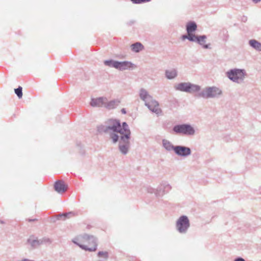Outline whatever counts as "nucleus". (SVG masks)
I'll list each match as a JSON object with an SVG mask.
<instances>
[{"mask_svg": "<svg viewBox=\"0 0 261 261\" xmlns=\"http://www.w3.org/2000/svg\"><path fill=\"white\" fill-rule=\"evenodd\" d=\"M73 242L85 250L94 251L96 250L95 239L93 236L87 234L81 236L75 239Z\"/></svg>", "mask_w": 261, "mask_h": 261, "instance_id": "f257e3e1", "label": "nucleus"}, {"mask_svg": "<svg viewBox=\"0 0 261 261\" xmlns=\"http://www.w3.org/2000/svg\"><path fill=\"white\" fill-rule=\"evenodd\" d=\"M121 112H122V113L123 114H126V111H125V109H122L121 110Z\"/></svg>", "mask_w": 261, "mask_h": 261, "instance_id": "c756f323", "label": "nucleus"}, {"mask_svg": "<svg viewBox=\"0 0 261 261\" xmlns=\"http://www.w3.org/2000/svg\"><path fill=\"white\" fill-rule=\"evenodd\" d=\"M166 75L168 79H171L176 76L177 73L175 70H167L166 72Z\"/></svg>", "mask_w": 261, "mask_h": 261, "instance_id": "a211bd4d", "label": "nucleus"}, {"mask_svg": "<svg viewBox=\"0 0 261 261\" xmlns=\"http://www.w3.org/2000/svg\"><path fill=\"white\" fill-rule=\"evenodd\" d=\"M254 2H259L260 1V0H253Z\"/></svg>", "mask_w": 261, "mask_h": 261, "instance_id": "7c9ffc66", "label": "nucleus"}, {"mask_svg": "<svg viewBox=\"0 0 261 261\" xmlns=\"http://www.w3.org/2000/svg\"><path fill=\"white\" fill-rule=\"evenodd\" d=\"M235 261H245V260L242 258H239L235 260Z\"/></svg>", "mask_w": 261, "mask_h": 261, "instance_id": "c85d7f7f", "label": "nucleus"}, {"mask_svg": "<svg viewBox=\"0 0 261 261\" xmlns=\"http://www.w3.org/2000/svg\"><path fill=\"white\" fill-rule=\"evenodd\" d=\"M250 45L258 50H261V44L255 40H251L249 41Z\"/></svg>", "mask_w": 261, "mask_h": 261, "instance_id": "f3484780", "label": "nucleus"}, {"mask_svg": "<svg viewBox=\"0 0 261 261\" xmlns=\"http://www.w3.org/2000/svg\"><path fill=\"white\" fill-rule=\"evenodd\" d=\"M114 65V68L120 70H126L134 67L133 64L128 61H117L116 63H115V65Z\"/></svg>", "mask_w": 261, "mask_h": 261, "instance_id": "9d476101", "label": "nucleus"}, {"mask_svg": "<svg viewBox=\"0 0 261 261\" xmlns=\"http://www.w3.org/2000/svg\"><path fill=\"white\" fill-rule=\"evenodd\" d=\"M175 89L178 90L187 92H194L200 90L199 86L193 85L188 83H180L175 86Z\"/></svg>", "mask_w": 261, "mask_h": 261, "instance_id": "7ed1b4c3", "label": "nucleus"}, {"mask_svg": "<svg viewBox=\"0 0 261 261\" xmlns=\"http://www.w3.org/2000/svg\"><path fill=\"white\" fill-rule=\"evenodd\" d=\"M221 93V91L216 87L208 88L202 92V96L205 98L214 97Z\"/></svg>", "mask_w": 261, "mask_h": 261, "instance_id": "1a4fd4ad", "label": "nucleus"}, {"mask_svg": "<svg viewBox=\"0 0 261 261\" xmlns=\"http://www.w3.org/2000/svg\"><path fill=\"white\" fill-rule=\"evenodd\" d=\"M176 226L179 232H185L189 226L188 218L185 216L180 217L177 222Z\"/></svg>", "mask_w": 261, "mask_h": 261, "instance_id": "0eeeda50", "label": "nucleus"}, {"mask_svg": "<svg viewBox=\"0 0 261 261\" xmlns=\"http://www.w3.org/2000/svg\"><path fill=\"white\" fill-rule=\"evenodd\" d=\"M111 129H113L114 132L124 135V137H122L121 139L128 140L129 139L130 131L128 129V125L125 122H123L121 126L119 121L113 120ZM124 141H125V140Z\"/></svg>", "mask_w": 261, "mask_h": 261, "instance_id": "f03ea898", "label": "nucleus"}, {"mask_svg": "<svg viewBox=\"0 0 261 261\" xmlns=\"http://www.w3.org/2000/svg\"><path fill=\"white\" fill-rule=\"evenodd\" d=\"M15 93L19 98H21L22 96V87L19 86L18 88L15 89Z\"/></svg>", "mask_w": 261, "mask_h": 261, "instance_id": "4be33fe9", "label": "nucleus"}, {"mask_svg": "<svg viewBox=\"0 0 261 261\" xmlns=\"http://www.w3.org/2000/svg\"><path fill=\"white\" fill-rule=\"evenodd\" d=\"M119 102V101H111L107 103L106 101H105V107L108 109H112L118 106Z\"/></svg>", "mask_w": 261, "mask_h": 261, "instance_id": "2eb2a0df", "label": "nucleus"}, {"mask_svg": "<svg viewBox=\"0 0 261 261\" xmlns=\"http://www.w3.org/2000/svg\"><path fill=\"white\" fill-rule=\"evenodd\" d=\"M174 150L179 155L186 156L191 153L190 149L186 147L176 146L174 148Z\"/></svg>", "mask_w": 261, "mask_h": 261, "instance_id": "9b49d317", "label": "nucleus"}, {"mask_svg": "<svg viewBox=\"0 0 261 261\" xmlns=\"http://www.w3.org/2000/svg\"><path fill=\"white\" fill-rule=\"evenodd\" d=\"M120 149L123 153H126L128 149V145H120Z\"/></svg>", "mask_w": 261, "mask_h": 261, "instance_id": "b1692460", "label": "nucleus"}, {"mask_svg": "<svg viewBox=\"0 0 261 261\" xmlns=\"http://www.w3.org/2000/svg\"><path fill=\"white\" fill-rule=\"evenodd\" d=\"M131 48L134 51L137 53L142 50L144 47L141 43L137 42L136 43L133 44L131 45Z\"/></svg>", "mask_w": 261, "mask_h": 261, "instance_id": "4468645a", "label": "nucleus"}, {"mask_svg": "<svg viewBox=\"0 0 261 261\" xmlns=\"http://www.w3.org/2000/svg\"><path fill=\"white\" fill-rule=\"evenodd\" d=\"M188 39L189 40V34H188V35H184L182 36V39Z\"/></svg>", "mask_w": 261, "mask_h": 261, "instance_id": "bb28decb", "label": "nucleus"}, {"mask_svg": "<svg viewBox=\"0 0 261 261\" xmlns=\"http://www.w3.org/2000/svg\"><path fill=\"white\" fill-rule=\"evenodd\" d=\"M38 242L37 241H34L33 242L31 243L33 246H35L36 244H38Z\"/></svg>", "mask_w": 261, "mask_h": 261, "instance_id": "cd10ccee", "label": "nucleus"}, {"mask_svg": "<svg viewBox=\"0 0 261 261\" xmlns=\"http://www.w3.org/2000/svg\"><path fill=\"white\" fill-rule=\"evenodd\" d=\"M140 95L141 98L145 101V100L147 99L148 97H151L149 95L147 92L143 89L141 90Z\"/></svg>", "mask_w": 261, "mask_h": 261, "instance_id": "aec40b11", "label": "nucleus"}, {"mask_svg": "<svg viewBox=\"0 0 261 261\" xmlns=\"http://www.w3.org/2000/svg\"><path fill=\"white\" fill-rule=\"evenodd\" d=\"M205 39L206 37L205 36L200 37L196 36L195 41H197L200 44L203 45L204 48H207L208 47V45L205 44Z\"/></svg>", "mask_w": 261, "mask_h": 261, "instance_id": "dca6fc26", "label": "nucleus"}, {"mask_svg": "<svg viewBox=\"0 0 261 261\" xmlns=\"http://www.w3.org/2000/svg\"><path fill=\"white\" fill-rule=\"evenodd\" d=\"M54 188L57 192L62 193L65 192L67 190V185H65L64 181L62 180H58L55 182Z\"/></svg>", "mask_w": 261, "mask_h": 261, "instance_id": "f8f14e48", "label": "nucleus"}, {"mask_svg": "<svg viewBox=\"0 0 261 261\" xmlns=\"http://www.w3.org/2000/svg\"><path fill=\"white\" fill-rule=\"evenodd\" d=\"M105 101H107L106 98L100 97L92 99L90 103L93 107H105Z\"/></svg>", "mask_w": 261, "mask_h": 261, "instance_id": "ddd939ff", "label": "nucleus"}, {"mask_svg": "<svg viewBox=\"0 0 261 261\" xmlns=\"http://www.w3.org/2000/svg\"><path fill=\"white\" fill-rule=\"evenodd\" d=\"M133 3L136 4H139L143 2H149L150 0H131Z\"/></svg>", "mask_w": 261, "mask_h": 261, "instance_id": "a878e982", "label": "nucleus"}, {"mask_svg": "<svg viewBox=\"0 0 261 261\" xmlns=\"http://www.w3.org/2000/svg\"><path fill=\"white\" fill-rule=\"evenodd\" d=\"M187 31L189 34V40L190 41H195L196 36L193 33L196 30L197 25L194 22H190L187 24Z\"/></svg>", "mask_w": 261, "mask_h": 261, "instance_id": "6e6552de", "label": "nucleus"}, {"mask_svg": "<svg viewBox=\"0 0 261 261\" xmlns=\"http://www.w3.org/2000/svg\"><path fill=\"white\" fill-rule=\"evenodd\" d=\"M173 130L176 133H182L185 135H193L195 132L191 126L187 124L176 125L174 127Z\"/></svg>", "mask_w": 261, "mask_h": 261, "instance_id": "39448f33", "label": "nucleus"}, {"mask_svg": "<svg viewBox=\"0 0 261 261\" xmlns=\"http://www.w3.org/2000/svg\"><path fill=\"white\" fill-rule=\"evenodd\" d=\"M145 104L152 112L156 113L157 115H160L162 113V110L159 108L158 102L153 100L152 97H148L147 99L145 100Z\"/></svg>", "mask_w": 261, "mask_h": 261, "instance_id": "20e7f679", "label": "nucleus"}, {"mask_svg": "<svg viewBox=\"0 0 261 261\" xmlns=\"http://www.w3.org/2000/svg\"><path fill=\"white\" fill-rule=\"evenodd\" d=\"M111 137L114 143L118 141L119 138L118 135H117L115 134H112Z\"/></svg>", "mask_w": 261, "mask_h": 261, "instance_id": "393cba45", "label": "nucleus"}, {"mask_svg": "<svg viewBox=\"0 0 261 261\" xmlns=\"http://www.w3.org/2000/svg\"><path fill=\"white\" fill-rule=\"evenodd\" d=\"M98 256L99 257L107 258L108 257V253L106 251H100L98 253Z\"/></svg>", "mask_w": 261, "mask_h": 261, "instance_id": "5701e85b", "label": "nucleus"}, {"mask_svg": "<svg viewBox=\"0 0 261 261\" xmlns=\"http://www.w3.org/2000/svg\"><path fill=\"white\" fill-rule=\"evenodd\" d=\"M228 77L234 82H238L244 77V73L242 70L233 69L227 72Z\"/></svg>", "mask_w": 261, "mask_h": 261, "instance_id": "423d86ee", "label": "nucleus"}, {"mask_svg": "<svg viewBox=\"0 0 261 261\" xmlns=\"http://www.w3.org/2000/svg\"><path fill=\"white\" fill-rule=\"evenodd\" d=\"M117 61H113V60H107L105 61L104 62V64L106 66H108L109 67H114V65H115V63H116Z\"/></svg>", "mask_w": 261, "mask_h": 261, "instance_id": "412c9836", "label": "nucleus"}, {"mask_svg": "<svg viewBox=\"0 0 261 261\" xmlns=\"http://www.w3.org/2000/svg\"><path fill=\"white\" fill-rule=\"evenodd\" d=\"M163 144L164 147L168 150H174V148L171 143L166 140H163Z\"/></svg>", "mask_w": 261, "mask_h": 261, "instance_id": "6ab92c4d", "label": "nucleus"}]
</instances>
